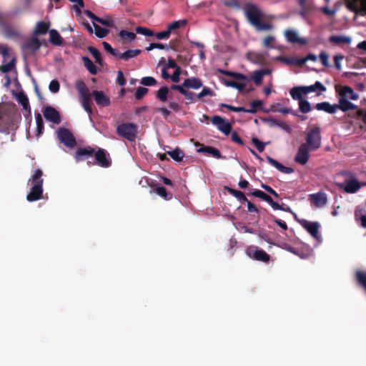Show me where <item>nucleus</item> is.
<instances>
[{"label": "nucleus", "mask_w": 366, "mask_h": 366, "mask_svg": "<svg viewBox=\"0 0 366 366\" xmlns=\"http://www.w3.org/2000/svg\"><path fill=\"white\" fill-rule=\"evenodd\" d=\"M3 32L7 38H17L19 37V32L9 24L3 25Z\"/></svg>", "instance_id": "c85d7f7f"}, {"label": "nucleus", "mask_w": 366, "mask_h": 366, "mask_svg": "<svg viewBox=\"0 0 366 366\" xmlns=\"http://www.w3.org/2000/svg\"><path fill=\"white\" fill-rule=\"evenodd\" d=\"M247 254L254 260L267 263L270 256L264 250L259 249L257 246H250L247 248Z\"/></svg>", "instance_id": "423d86ee"}, {"label": "nucleus", "mask_w": 366, "mask_h": 366, "mask_svg": "<svg viewBox=\"0 0 366 366\" xmlns=\"http://www.w3.org/2000/svg\"><path fill=\"white\" fill-rule=\"evenodd\" d=\"M91 95L94 97L97 104L99 107H107L111 104L110 98L104 92L94 90Z\"/></svg>", "instance_id": "dca6fc26"}, {"label": "nucleus", "mask_w": 366, "mask_h": 366, "mask_svg": "<svg viewBox=\"0 0 366 366\" xmlns=\"http://www.w3.org/2000/svg\"><path fill=\"white\" fill-rule=\"evenodd\" d=\"M94 30H95V34L99 38H104L109 33V30L107 29L102 28L95 23H94Z\"/></svg>", "instance_id": "3c124183"}, {"label": "nucleus", "mask_w": 366, "mask_h": 366, "mask_svg": "<svg viewBox=\"0 0 366 366\" xmlns=\"http://www.w3.org/2000/svg\"><path fill=\"white\" fill-rule=\"evenodd\" d=\"M267 160L269 164L274 167L280 172L285 174H291L294 172V169L292 167H287L275 160L274 159L270 157L269 156L267 157Z\"/></svg>", "instance_id": "4be33fe9"}, {"label": "nucleus", "mask_w": 366, "mask_h": 366, "mask_svg": "<svg viewBox=\"0 0 366 366\" xmlns=\"http://www.w3.org/2000/svg\"><path fill=\"white\" fill-rule=\"evenodd\" d=\"M43 114L45 119L54 124H59L61 122V116L59 112L51 106H46L43 110Z\"/></svg>", "instance_id": "f8f14e48"}, {"label": "nucleus", "mask_w": 366, "mask_h": 366, "mask_svg": "<svg viewBox=\"0 0 366 366\" xmlns=\"http://www.w3.org/2000/svg\"><path fill=\"white\" fill-rule=\"evenodd\" d=\"M228 191L229 194L235 197L237 199H238L241 202H244L247 201V198L244 195V194L239 190H236L234 189L228 188Z\"/></svg>", "instance_id": "de8ad7c7"}, {"label": "nucleus", "mask_w": 366, "mask_h": 366, "mask_svg": "<svg viewBox=\"0 0 366 366\" xmlns=\"http://www.w3.org/2000/svg\"><path fill=\"white\" fill-rule=\"evenodd\" d=\"M138 127L134 123H122L117 127V134L129 142H135Z\"/></svg>", "instance_id": "7ed1b4c3"}, {"label": "nucleus", "mask_w": 366, "mask_h": 366, "mask_svg": "<svg viewBox=\"0 0 366 366\" xmlns=\"http://www.w3.org/2000/svg\"><path fill=\"white\" fill-rule=\"evenodd\" d=\"M315 108L319 111H324L328 114H335L337 110L336 104H331L328 102H322L315 104Z\"/></svg>", "instance_id": "412c9836"}, {"label": "nucleus", "mask_w": 366, "mask_h": 366, "mask_svg": "<svg viewBox=\"0 0 366 366\" xmlns=\"http://www.w3.org/2000/svg\"><path fill=\"white\" fill-rule=\"evenodd\" d=\"M94 160L89 161L88 164L98 165L102 168H109L111 167L112 160L109 153L104 149L97 147L94 149L93 154Z\"/></svg>", "instance_id": "20e7f679"}, {"label": "nucleus", "mask_w": 366, "mask_h": 366, "mask_svg": "<svg viewBox=\"0 0 366 366\" xmlns=\"http://www.w3.org/2000/svg\"><path fill=\"white\" fill-rule=\"evenodd\" d=\"M275 41V38L273 36H267L263 39V46L265 48H274L273 43Z\"/></svg>", "instance_id": "69168bd1"}, {"label": "nucleus", "mask_w": 366, "mask_h": 366, "mask_svg": "<svg viewBox=\"0 0 366 366\" xmlns=\"http://www.w3.org/2000/svg\"><path fill=\"white\" fill-rule=\"evenodd\" d=\"M147 88L139 86L135 92V97L137 99H141L148 93Z\"/></svg>", "instance_id": "0e129e2a"}, {"label": "nucleus", "mask_w": 366, "mask_h": 366, "mask_svg": "<svg viewBox=\"0 0 366 366\" xmlns=\"http://www.w3.org/2000/svg\"><path fill=\"white\" fill-rule=\"evenodd\" d=\"M336 184L339 189L348 194L355 193L361 187L359 181L355 178L345 179L344 182H337Z\"/></svg>", "instance_id": "1a4fd4ad"}, {"label": "nucleus", "mask_w": 366, "mask_h": 366, "mask_svg": "<svg viewBox=\"0 0 366 366\" xmlns=\"http://www.w3.org/2000/svg\"><path fill=\"white\" fill-rule=\"evenodd\" d=\"M42 196L43 187H40V185H34L28 193L26 199L29 202H34L42 199Z\"/></svg>", "instance_id": "6ab92c4d"}, {"label": "nucleus", "mask_w": 366, "mask_h": 366, "mask_svg": "<svg viewBox=\"0 0 366 366\" xmlns=\"http://www.w3.org/2000/svg\"><path fill=\"white\" fill-rule=\"evenodd\" d=\"M15 59H11L9 63L0 66V71L8 73L15 67Z\"/></svg>", "instance_id": "603ef678"}, {"label": "nucleus", "mask_w": 366, "mask_h": 366, "mask_svg": "<svg viewBox=\"0 0 366 366\" xmlns=\"http://www.w3.org/2000/svg\"><path fill=\"white\" fill-rule=\"evenodd\" d=\"M299 109L300 111L304 114H307L312 110L310 103L306 99H302L299 102Z\"/></svg>", "instance_id": "49530a36"}, {"label": "nucleus", "mask_w": 366, "mask_h": 366, "mask_svg": "<svg viewBox=\"0 0 366 366\" xmlns=\"http://www.w3.org/2000/svg\"><path fill=\"white\" fill-rule=\"evenodd\" d=\"M49 41L56 46H61L63 43V39L59 32L55 29L49 31Z\"/></svg>", "instance_id": "7c9ffc66"}, {"label": "nucleus", "mask_w": 366, "mask_h": 366, "mask_svg": "<svg viewBox=\"0 0 366 366\" xmlns=\"http://www.w3.org/2000/svg\"><path fill=\"white\" fill-rule=\"evenodd\" d=\"M17 100L25 110H29V112H31L29 99L25 94L20 93L18 96Z\"/></svg>", "instance_id": "37998d69"}, {"label": "nucleus", "mask_w": 366, "mask_h": 366, "mask_svg": "<svg viewBox=\"0 0 366 366\" xmlns=\"http://www.w3.org/2000/svg\"><path fill=\"white\" fill-rule=\"evenodd\" d=\"M245 15L249 24L257 31H271L273 25L269 22H264L262 19L264 14L253 4H247L245 6Z\"/></svg>", "instance_id": "f257e3e1"}, {"label": "nucleus", "mask_w": 366, "mask_h": 366, "mask_svg": "<svg viewBox=\"0 0 366 366\" xmlns=\"http://www.w3.org/2000/svg\"><path fill=\"white\" fill-rule=\"evenodd\" d=\"M321 139L320 128L318 126H314L307 132L306 143L304 144H307L311 150L315 151L321 147Z\"/></svg>", "instance_id": "39448f33"}, {"label": "nucleus", "mask_w": 366, "mask_h": 366, "mask_svg": "<svg viewBox=\"0 0 366 366\" xmlns=\"http://www.w3.org/2000/svg\"><path fill=\"white\" fill-rule=\"evenodd\" d=\"M140 83L144 86H152L157 84V80L152 76H144L142 78Z\"/></svg>", "instance_id": "5fc2aeb1"}, {"label": "nucleus", "mask_w": 366, "mask_h": 366, "mask_svg": "<svg viewBox=\"0 0 366 366\" xmlns=\"http://www.w3.org/2000/svg\"><path fill=\"white\" fill-rule=\"evenodd\" d=\"M142 51L139 49H129L121 54V59L129 61L130 59L137 56Z\"/></svg>", "instance_id": "72a5a7b5"}, {"label": "nucleus", "mask_w": 366, "mask_h": 366, "mask_svg": "<svg viewBox=\"0 0 366 366\" xmlns=\"http://www.w3.org/2000/svg\"><path fill=\"white\" fill-rule=\"evenodd\" d=\"M169 94V89L167 86H164L161 87L156 94V98L160 102H165L167 101Z\"/></svg>", "instance_id": "58836bf2"}, {"label": "nucleus", "mask_w": 366, "mask_h": 366, "mask_svg": "<svg viewBox=\"0 0 366 366\" xmlns=\"http://www.w3.org/2000/svg\"><path fill=\"white\" fill-rule=\"evenodd\" d=\"M11 124L10 117L6 114V112H0V127L6 126L8 127Z\"/></svg>", "instance_id": "13d9d810"}, {"label": "nucleus", "mask_w": 366, "mask_h": 366, "mask_svg": "<svg viewBox=\"0 0 366 366\" xmlns=\"http://www.w3.org/2000/svg\"><path fill=\"white\" fill-rule=\"evenodd\" d=\"M347 7L357 15L366 16V0H345Z\"/></svg>", "instance_id": "6e6552de"}, {"label": "nucleus", "mask_w": 366, "mask_h": 366, "mask_svg": "<svg viewBox=\"0 0 366 366\" xmlns=\"http://www.w3.org/2000/svg\"><path fill=\"white\" fill-rule=\"evenodd\" d=\"M252 142L259 152H262L264 150L265 143L261 142L257 137H253Z\"/></svg>", "instance_id": "052dcab7"}, {"label": "nucleus", "mask_w": 366, "mask_h": 366, "mask_svg": "<svg viewBox=\"0 0 366 366\" xmlns=\"http://www.w3.org/2000/svg\"><path fill=\"white\" fill-rule=\"evenodd\" d=\"M329 41L337 46L348 45L351 43L350 37L344 35H332L329 37Z\"/></svg>", "instance_id": "aec40b11"}, {"label": "nucleus", "mask_w": 366, "mask_h": 366, "mask_svg": "<svg viewBox=\"0 0 366 366\" xmlns=\"http://www.w3.org/2000/svg\"><path fill=\"white\" fill-rule=\"evenodd\" d=\"M76 88L80 95L81 105L85 111L88 112L89 119L92 120L91 114H92V109L90 105L92 95L89 93V90L86 84L81 80L76 81Z\"/></svg>", "instance_id": "f03ea898"}, {"label": "nucleus", "mask_w": 366, "mask_h": 366, "mask_svg": "<svg viewBox=\"0 0 366 366\" xmlns=\"http://www.w3.org/2000/svg\"><path fill=\"white\" fill-rule=\"evenodd\" d=\"M310 200L317 207H324L327 202V197L325 192L320 191L315 194H310Z\"/></svg>", "instance_id": "f3484780"}, {"label": "nucleus", "mask_w": 366, "mask_h": 366, "mask_svg": "<svg viewBox=\"0 0 366 366\" xmlns=\"http://www.w3.org/2000/svg\"><path fill=\"white\" fill-rule=\"evenodd\" d=\"M42 176L43 172L40 169H36L29 182H31L32 186L40 185V187H43L44 180L42 179Z\"/></svg>", "instance_id": "cd10ccee"}, {"label": "nucleus", "mask_w": 366, "mask_h": 366, "mask_svg": "<svg viewBox=\"0 0 366 366\" xmlns=\"http://www.w3.org/2000/svg\"><path fill=\"white\" fill-rule=\"evenodd\" d=\"M320 60L322 63V64L325 67H330L331 65L329 63L328 59L329 56L325 51H321L320 55Z\"/></svg>", "instance_id": "e2e57ef3"}, {"label": "nucleus", "mask_w": 366, "mask_h": 366, "mask_svg": "<svg viewBox=\"0 0 366 366\" xmlns=\"http://www.w3.org/2000/svg\"><path fill=\"white\" fill-rule=\"evenodd\" d=\"M301 225L315 239L320 237L319 228L320 224L317 222H309L303 219L301 221Z\"/></svg>", "instance_id": "2eb2a0df"}, {"label": "nucleus", "mask_w": 366, "mask_h": 366, "mask_svg": "<svg viewBox=\"0 0 366 366\" xmlns=\"http://www.w3.org/2000/svg\"><path fill=\"white\" fill-rule=\"evenodd\" d=\"M218 72L221 73V74H225V75H227L228 76L233 77V78H234L237 81L247 80V77L245 75H244L243 74H241V73H237V72H234V71H226V70L221 69H218Z\"/></svg>", "instance_id": "f704fd0d"}, {"label": "nucleus", "mask_w": 366, "mask_h": 366, "mask_svg": "<svg viewBox=\"0 0 366 366\" xmlns=\"http://www.w3.org/2000/svg\"><path fill=\"white\" fill-rule=\"evenodd\" d=\"M41 47V42L37 37H31L22 46L24 50L36 51Z\"/></svg>", "instance_id": "b1692460"}, {"label": "nucleus", "mask_w": 366, "mask_h": 366, "mask_svg": "<svg viewBox=\"0 0 366 366\" xmlns=\"http://www.w3.org/2000/svg\"><path fill=\"white\" fill-rule=\"evenodd\" d=\"M285 36L287 41L292 44H300L305 45L307 43V41L305 38H300L297 36V33L292 29H287L285 31Z\"/></svg>", "instance_id": "a211bd4d"}, {"label": "nucleus", "mask_w": 366, "mask_h": 366, "mask_svg": "<svg viewBox=\"0 0 366 366\" xmlns=\"http://www.w3.org/2000/svg\"><path fill=\"white\" fill-rule=\"evenodd\" d=\"M303 86H295L290 90V95L294 100H297L300 102L304 99L303 96L306 95L305 93H303Z\"/></svg>", "instance_id": "2f4dec72"}, {"label": "nucleus", "mask_w": 366, "mask_h": 366, "mask_svg": "<svg viewBox=\"0 0 366 366\" xmlns=\"http://www.w3.org/2000/svg\"><path fill=\"white\" fill-rule=\"evenodd\" d=\"M49 26L50 24L49 22L38 21L34 30V34L44 35L48 32Z\"/></svg>", "instance_id": "bb28decb"}, {"label": "nucleus", "mask_w": 366, "mask_h": 366, "mask_svg": "<svg viewBox=\"0 0 366 366\" xmlns=\"http://www.w3.org/2000/svg\"><path fill=\"white\" fill-rule=\"evenodd\" d=\"M135 31L137 34H142L145 36H153L154 35L152 30L146 27L137 26Z\"/></svg>", "instance_id": "6e6d98bb"}, {"label": "nucleus", "mask_w": 366, "mask_h": 366, "mask_svg": "<svg viewBox=\"0 0 366 366\" xmlns=\"http://www.w3.org/2000/svg\"><path fill=\"white\" fill-rule=\"evenodd\" d=\"M262 102L261 100H254L250 103V108L246 109L245 112L255 114L258 110L262 109Z\"/></svg>", "instance_id": "4c0bfd02"}, {"label": "nucleus", "mask_w": 366, "mask_h": 366, "mask_svg": "<svg viewBox=\"0 0 366 366\" xmlns=\"http://www.w3.org/2000/svg\"><path fill=\"white\" fill-rule=\"evenodd\" d=\"M97 22L109 27H112L114 26V21L111 17H107L105 19L99 17V19H97Z\"/></svg>", "instance_id": "338daca9"}, {"label": "nucleus", "mask_w": 366, "mask_h": 366, "mask_svg": "<svg viewBox=\"0 0 366 366\" xmlns=\"http://www.w3.org/2000/svg\"><path fill=\"white\" fill-rule=\"evenodd\" d=\"M171 46H168L167 44H163L160 43H151L148 47L146 48L147 51H151L154 49H169Z\"/></svg>", "instance_id": "bf43d9fd"}, {"label": "nucleus", "mask_w": 366, "mask_h": 366, "mask_svg": "<svg viewBox=\"0 0 366 366\" xmlns=\"http://www.w3.org/2000/svg\"><path fill=\"white\" fill-rule=\"evenodd\" d=\"M35 119L36 123V136L39 137L41 134H42L44 129V121L40 114H36L35 115Z\"/></svg>", "instance_id": "79ce46f5"}, {"label": "nucleus", "mask_w": 366, "mask_h": 366, "mask_svg": "<svg viewBox=\"0 0 366 366\" xmlns=\"http://www.w3.org/2000/svg\"><path fill=\"white\" fill-rule=\"evenodd\" d=\"M303 87V93H305V94H307L308 93L310 92H316L317 90H319L320 92L326 91V87L320 81H317L313 85Z\"/></svg>", "instance_id": "c756f323"}, {"label": "nucleus", "mask_w": 366, "mask_h": 366, "mask_svg": "<svg viewBox=\"0 0 366 366\" xmlns=\"http://www.w3.org/2000/svg\"><path fill=\"white\" fill-rule=\"evenodd\" d=\"M336 107H337V109H340L342 112H347L349 110H354L357 109L356 105L350 102L345 97H342L340 99L339 104H336Z\"/></svg>", "instance_id": "393cba45"}, {"label": "nucleus", "mask_w": 366, "mask_h": 366, "mask_svg": "<svg viewBox=\"0 0 366 366\" xmlns=\"http://www.w3.org/2000/svg\"><path fill=\"white\" fill-rule=\"evenodd\" d=\"M167 154L176 162H182L184 157L183 151L178 147L172 151L167 152Z\"/></svg>", "instance_id": "c9c22d12"}, {"label": "nucleus", "mask_w": 366, "mask_h": 366, "mask_svg": "<svg viewBox=\"0 0 366 366\" xmlns=\"http://www.w3.org/2000/svg\"><path fill=\"white\" fill-rule=\"evenodd\" d=\"M310 150L307 144H302L299 148L297 153L295 157L296 162L305 165L309 160L310 158Z\"/></svg>", "instance_id": "9b49d317"}, {"label": "nucleus", "mask_w": 366, "mask_h": 366, "mask_svg": "<svg viewBox=\"0 0 366 366\" xmlns=\"http://www.w3.org/2000/svg\"><path fill=\"white\" fill-rule=\"evenodd\" d=\"M49 89L52 93L58 92L60 89L59 82L55 79L52 80L49 84Z\"/></svg>", "instance_id": "774afa93"}, {"label": "nucleus", "mask_w": 366, "mask_h": 366, "mask_svg": "<svg viewBox=\"0 0 366 366\" xmlns=\"http://www.w3.org/2000/svg\"><path fill=\"white\" fill-rule=\"evenodd\" d=\"M187 21L184 19V20H182V21H173L171 24H169L167 27V29L169 30L170 32H172V31L173 30H175V29H177L179 28H180L181 26H184L187 24Z\"/></svg>", "instance_id": "864d4df0"}, {"label": "nucleus", "mask_w": 366, "mask_h": 366, "mask_svg": "<svg viewBox=\"0 0 366 366\" xmlns=\"http://www.w3.org/2000/svg\"><path fill=\"white\" fill-rule=\"evenodd\" d=\"M339 94L342 97H349L352 100H357L359 98V95L349 86H342Z\"/></svg>", "instance_id": "a878e982"}, {"label": "nucleus", "mask_w": 366, "mask_h": 366, "mask_svg": "<svg viewBox=\"0 0 366 366\" xmlns=\"http://www.w3.org/2000/svg\"><path fill=\"white\" fill-rule=\"evenodd\" d=\"M252 195L255 197L260 198V199H262V200H264V201H265L267 202H268V201L271 198L270 196H269L268 194H267L264 192H262L261 190H259V189H255L254 191H253L252 192Z\"/></svg>", "instance_id": "4d7b16f0"}, {"label": "nucleus", "mask_w": 366, "mask_h": 366, "mask_svg": "<svg viewBox=\"0 0 366 366\" xmlns=\"http://www.w3.org/2000/svg\"><path fill=\"white\" fill-rule=\"evenodd\" d=\"M95 148L90 146L86 147H79L74 154V159L76 162H82L88 159L90 157H93Z\"/></svg>", "instance_id": "4468645a"}, {"label": "nucleus", "mask_w": 366, "mask_h": 366, "mask_svg": "<svg viewBox=\"0 0 366 366\" xmlns=\"http://www.w3.org/2000/svg\"><path fill=\"white\" fill-rule=\"evenodd\" d=\"M202 81L200 79L197 77H190L184 79L183 86L186 89H198L202 86Z\"/></svg>", "instance_id": "5701e85b"}, {"label": "nucleus", "mask_w": 366, "mask_h": 366, "mask_svg": "<svg viewBox=\"0 0 366 366\" xmlns=\"http://www.w3.org/2000/svg\"><path fill=\"white\" fill-rule=\"evenodd\" d=\"M194 144L196 147H199V148L197 149V153H207L216 159H225L224 157H222L219 150L215 147L211 146H204L198 142H197Z\"/></svg>", "instance_id": "ddd939ff"}, {"label": "nucleus", "mask_w": 366, "mask_h": 366, "mask_svg": "<svg viewBox=\"0 0 366 366\" xmlns=\"http://www.w3.org/2000/svg\"><path fill=\"white\" fill-rule=\"evenodd\" d=\"M211 122L225 135H229L231 133L232 128V124L223 117L214 115L212 117Z\"/></svg>", "instance_id": "9d476101"}, {"label": "nucleus", "mask_w": 366, "mask_h": 366, "mask_svg": "<svg viewBox=\"0 0 366 366\" xmlns=\"http://www.w3.org/2000/svg\"><path fill=\"white\" fill-rule=\"evenodd\" d=\"M88 51L91 53V54L93 56V57L95 59V61L98 64L102 65V56H101L99 51L92 46H89L88 47Z\"/></svg>", "instance_id": "c03bdc74"}, {"label": "nucleus", "mask_w": 366, "mask_h": 366, "mask_svg": "<svg viewBox=\"0 0 366 366\" xmlns=\"http://www.w3.org/2000/svg\"><path fill=\"white\" fill-rule=\"evenodd\" d=\"M263 74H262V71L260 70H255L252 73V76H251L250 79L253 80L255 85L259 86L262 82L263 79Z\"/></svg>", "instance_id": "8fccbe9b"}, {"label": "nucleus", "mask_w": 366, "mask_h": 366, "mask_svg": "<svg viewBox=\"0 0 366 366\" xmlns=\"http://www.w3.org/2000/svg\"><path fill=\"white\" fill-rule=\"evenodd\" d=\"M271 111L273 112H279V113L284 114L292 113L291 109L286 108V107H282L281 104H278V103L272 105Z\"/></svg>", "instance_id": "09e8293b"}, {"label": "nucleus", "mask_w": 366, "mask_h": 366, "mask_svg": "<svg viewBox=\"0 0 366 366\" xmlns=\"http://www.w3.org/2000/svg\"><path fill=\"white\" fill-rule=\"evenodd\" d=\"M119 37L124 42H131L136 39V34L126 30H122L119 33Z\"/></svg>", "instance_id": "ea45409f"}, {"label": "nucleus", "mask_w": 366, "mask_h": 366, "mask_svg": "<svg viewBox=\"0 0 366 366\" xmlns=\"http://www.w3.org/2000/svg\"><path fill=\"white\" fill-rule=\"evenodd\" d=\"M57 136L60 142L67 147L74 148L76 144L73 134L66 128H59L57 131Z\"/></svg>", "instance_id": "0eeeda50"}, {"label": "nucleus", "mask_w": 366, "mask_h": 366, "mask_svg": "<svg viewBox=\"0 0 366 366\" xmlns=\"http://www.w3.org/2000/svg\"><path fill=\"white\" fill-rule=\"evenodd\" d=\"M289 250L291 252H292L293 254L299 256L302 259H306V258L309 257L312 253V249L309 247H307L306 248L305 252H302L298 249H295V248H292V247H290Z\"/></svg>", "instance_id": "a19ab883"}, {"label": "nucleus", "mask_w": 366, "mask_h": 366, "mask_svg": "<svg viewBox=\"0 0 366 366\" xmlns=\"http://www.w3.org/2000/svg\"><path fill=\"white\" fill-rule=\"evenodd\" d=\"M274 210H282L286 212H290V208L287 207V209L283 208V207L280 204H279L277 202L273 201L272 197L269 199V200L267 202Z\"/></svg>", "instance_id": "680f3d73"}, {"label": "nucleus", "mask_w": 366, "mask_h": 366, "mask_svg": "<svg viewBox=\"0 0 366 366\" xmlns=\"http://www.w3.org/2000/svg\"><path fill=\"white\" fill-rule=\"evenodd\" d=\"M82 61L86 69L93 75L97 74V68L92 61L87 56H83Z\"/></svg>", "instance_id": "473e14b6"}, {"label": "nucleus", "mask_w": 366, "mask_h": 366, "mask_svg": "<svg viewBox=\"0 0 366 366\" xmlns=\"http://www.w3.org/2000/svg\"><path fill=\"white\" fill-rule=\"evenodd\" d=\"M222 81L227 86L235 88L239 91H242L246 87V84L244 82H239L224 79H222Z\"/></svg>", "instance_id": "e433bc0d"}, {"label": "nucleus", "mask_w": 366, "mask_h": 366, "mask_svg": "<svg viewBox=\"0 0 366 366\" xmlns=\"http://www.w3.org/2000/svg\"><path fill=\"white\" fill-rule=\"evenodd\" d=\"M155 192L158 195H159L166 200L171 199L172 197V195L170 193L167 192V189L162 186L157 187L155 189Z\"/></svg>", "instance_id": "a18cd8bd"}]
</instances>
